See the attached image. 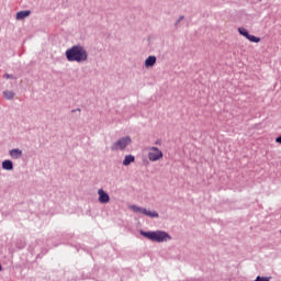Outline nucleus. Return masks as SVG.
Wrapping results in <instances>:
<instances>
[{
    "label": "nucleus",
    "instance_id": "1",
    "mask_svg": "<svg viewBox=\"0 0 281 281\" xmlns=\"http://www.w3.org/2000/svg\"><path fill=\"white\" fill-rule=\"evenodd\" d=\"M68 63H87L89 60V54L85 46L77 44L68 48L65 53Z\"/></svg>",
    "mask_w": 281,
    "mask_h": 281
},
{
    "label": "nucleus",
    "instance_id": "2",
    "mask_svg": "<svg viewBox=\"0 0 281 281\" xmlns=\"http://www.w3.org/2000/svg\"><path fill=\"white\" fill-rule=\"evenodd\" d=\"M139 234L151 243H168L169 240H172V236L165 231H140Z\"/></svg>",
    "mask_w": 281,
    "mask_h": 281
},
{
    "label": "nucleus",
    "instance_id": "3",
    "mask_svg": "<svg viewBox=\"0 0 281 281\" xmlns=\"http://www.w3.org/2000/svg\"><path fill=\"white\" fill-rule=\"evenodd\" d=\"M132 143L133 139L131 136H123L112 144L111 150L113 153H117V150L124 151L126 148H128V146H131Z\"/></svg>",
    "mask_w": 281,
    "mask_h": 281
},
{
    "label": "nucleus",
    "instance_id": "4",
    "mask_svg": "<svg viewBox=\"0 0 281 281\" xmlns=\"http://www.w3.org/2000/svg\"><path fill=\"white\" fill-rule=\"evenodd\" d=\"M130 210H133L135 214H143L149 218H159V213L157 211H148L147 209L139 207L135 204L128 206Z\"/></svg>",
    "mask_w": 281,
    "mask_h": 281
},
{
    "label": "nucleus",
    "instance_id": "5",
    "mask_svg": "<svg viewBox=\"0 0 281 281\" xmlns=\"http://www.w3.org/2000/svg\"><path fill=\"white\" fill-rule=\"evenodd\" d=\"M149 161H159V159H164V151L157 147H149L148 151Z\"/></svg>",
    "mask_w": 281,
    "mask_h": 281
},
{
    "label": "nucleus",
    "instance_id": "6",
    "mask_svg": "<svg viewBox=\"0 0 281 281\" xmlns=\"http://www.w3.org/2000/svg\"><path fill=\"white\" fill-rule=\"evenodd\" d=\"M238 32L241 36H244L245 38H247V41H250V43H260V37H257L255 35H250L249 31H247V29L245 27H239Z\"/></svg>",
    "mask_w": 281,
    "mask_h": 281
},
{
    "label": "nucleus",
    "instance_id": "7",
    "mask_svg": "<svg viewBox=\"0 0 281 281\" xmlns=\"http://www.w3.org/2000/svg\"><path fill=\"white\" fill-rule=\"evenodd\" d=\"M98 201L99 203L105 205L106 203H109L111 201V196L109 195V193H106V191H104V189H99L98 190Z\"/></svg>",
    "mask_w": 281,
    "mask_h": 281
},
{
    "label": "nucleus",
    "instance_id": "8",
    "mask_svg": "<svg viewBox=\"0 0 281 281\" xmlns=\"http://www.w3.org/2000/svg\"><path fill=\"white\" fill-rule=\"evenodd\" d=\"M9 157H11V159L19 160L23 157V150L19 148H13L9 150Z\"/></svg>",
    "mask_w": 281,
    "mask_h": 281
},
{
    "label": "nucleus",
    "instance_id": "9",
    "mask_svg": "<svg viewBox=\"0 0 281 281\" xmlns=\"http://www.w3.org/2000/svg\"><path fill=\"white\" fill-rule=\"evenodd\" d=\"M157 64V57L155 55H150L145 59L146 69H150V67H155Z\"/></svg>",
    "mask_w": 281,
    "mask_h": 281
},
{
    "label": "nucleus",
    "instance_id": "10",
    "mask_svg": "<svg viewBox=\"0 0 281 281\" xmlns=\"http://www.w3.org/2000/svg\"><path fill=\"white\" fill-rule=\"evenodd\" d=\"M30 14H32V11H30V10L19 11L15 14V19H16V21H23L24 19H27V16H30Z\"/></svg>",
    "mask_w": 281,
    "mask_h": 281
},
{
    "label": "nucleus",
    "instance_id": "11",
    "mask_svg": "<svg viewBox=\"0 0 281 281\" xmlns=\"http://www.w3.org/2000/svg\"><path fill=\"white\" fill-rule=\"evenodd\" d=\"M2 170H8V171L14 170V162H12V160L10 159L3 160Z\"/></svg>",
    "mask_w": 281,
    "mask_h": 281
},
{
    "label": "nucleus",
    "instance_id": "12",
    "mask_svg": "<svg viewBox=\"0 0 281 281\" xmlns=\"http://www.w3.org/2000/svg\"><path fill=\"white\" fill-rule=\"evenodd\" d=\"M131 164H135V156L126 155L123 160V166H131Z\"/></svg>",
    "mask_w": 281,
    "mask_h": 281
},
{
    "label": "nucleus",
    "instance_id": "13",
    "mask_svg": "<svg viewBox=\"0 0 281 281\" xmlns=\"http://www.w3.org/2000/svg\"><path fill=\"white\" fill-rule=\"evenodd\" d=\"M3 98H5V100H13L14 99V92L7 90L3 91Z\"/></svg>",
    "mask_w": 281,
    "mask_h": 281
},
{
    "label": "nucleus",
    "instance_id": "14",
    "mask_svg": "<svg viewBox=\"0 0 281 281\" xmlns=\"http://www.w3.org/2000/svg\"><path fill=\"white\" fill-rule=\"evenodd\" d=\"M255 281H271V277H260L258 276Z\"/></svg>",
    "mask_w": 281,
    "mask_h": 281
},
{
    "label": "nucleus",
    "instance_id": "15",
    "mask_svg": "<svg viewBox=\"0 0 281 281\" xmlns=\"http://www.w3.org/2000/svg\"><path fill=\"white\" fill-rule=\"evenodd\" d=\"M183 19H184V16H183V15H180V16L178 18V20L176 21L175 26H176V27H179V23H181V21H183Z\"/></svg>",
    "mask_w": 281,
    "mask_h": 281
},
{
    "label": "nucleus",
    "instance_id": "16",
    "mask_svg": "<svg viewBox=\"0 0 281 281\" xmlns=\"http://www.w3.org/2000/svg\"><path fill=\"white\" fill-rule=\"evenodd\" d=\"M4 78H7V80H14V75H4Z\"/></svg>",
    "mask_w": 281,
    "mask_h": 281
},
{
    "label": "nucleus",
    "instance_id": "17",
    "mask_svg": "<svg viewBox=\"0 0 281 281\" xmlns=\"http://www.w3.org/2000/svg\"><path fill=\"white\" fill-rule=\"evenodd\" d=\"M277 144H281V135L276 138Z\"/></svg>",
    "mask_w": 281,
    "mask_h": 281
},
{
    "label": "nucleus",
    "instance_id": "18",
    "mask_svg": "<svg viewBox=\"0 0 281 281\" xmlns=\"http://www.w3.org/2000/svg\"><path fill=\"white\" fill-rule=\"evenodd\" d=\"M2 269H3V268H2L1 265H0V271H2Z\"/></svg>",
    "mask_w": 281,
    "mask_h": 281
}]
</instances>
